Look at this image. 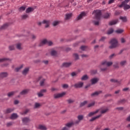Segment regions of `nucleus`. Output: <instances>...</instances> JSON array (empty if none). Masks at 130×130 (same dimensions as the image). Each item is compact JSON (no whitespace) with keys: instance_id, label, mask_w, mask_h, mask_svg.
Wrapping results in <instances>:
<instances>
[{"instance_id":"obj_39","label":"nucleus","mask_w":130,"mask_h":130,"mask_svg":"<svg viewBox=\"0 0 130 130\" xmlns=\"http://www.w3.org/2000/svg\"><path fill=\"white\" fill-rule=\"evenodd\" d=\"M115 0H110L108 2L109 5H111V4H113Z\"/></svg>"},{"instance_id":"obj_16","label":"nucleus","mask_w":130,"mask_h":130,"mask_svg":"<svg viewBox=\"0 0 130 130\" xmlns=\"http://www.w3.org/2000/svg\"><path fill=\"white\" fill-rule=\"evenodd\" d=\"M38 128L39 129H41V130H46V127L42 125H40L38 127Z\"/></svg>"},{"instance_id":"obj_18","label":"nucleus","mask_w":130,"mask_h":130,"mask_svg":"<svg viewBox=\"0 0 130 130\" xmlns=\"http://www.w3.org/2000/svg\"><path fill=\"white\" fill-rule=\"evenodd\" d=\"M99 111H100V110H98L94 112H91L88 114V116H92L94 115V114H95V113H97V112H99Z\"/></svg>"},{"instance_id":"obj_40","label":"nucleus","mask_w":130,"mask_h":130,"mask_svg":"<svg viewBox=\"0 0 130 130\" xmlns=\"http://www.w3.org/2000/svg\"><path fill=\"white\" fill-rule=\"evenodd\" d=\"M9 49L10 50H14V49H15V47H14V46H10L9 47Z\"/></svg>"},{"instance_id":"obj_32","label":"nucleus","mask_w":130,"mask_h":130,"mask_svg":"<svg viewBox=\"0 0 130 130\" xmlns=\"http://www.w3.org/2000/svg\"><path fill=\"white\" fill-rule=\"evenodd\" d=\"M99 117H100V116H98L96 117H94L92 118L91 119H90V121H93L95 120L96 118H99Z\"/></svg>"},{"instance_id":"obj_3","label":"nucleus","mask_w":130,"mask_h":130,"mask_svg":"<svg viewBox=\"0 0 130 130\" xmlns=\"http://www.w3.org/2000/svg\"><path fill=\"white\" fill-rule=\"evenodd\" d=\"M44 44H47L49 46L52 45V42L48 41L46 40H43L39 45V46H42V45H44Z\"/></svg>"},{"instance_id":"obj_48","label":"nucleus","mask_w":130,"mask_h":130,"mask_svg":"<svg viewBox=\"0 0 130 130\" xmlns=\"http://www.w3.org/2000/svg\"><path fill=\"white\" fill-rule=\"evenodd\" d=\"M107 111V109L103 110L101 111V113H105Z\"/></svg>"},{"instance_id":"obj_25","label":"nucleus","mask_w":130,"mask_h":130,"mask_svg":"<svg viewBox=\"0 0 130 130\" xmlns=\"http://www.w3.org/2000/svg\"><path fill=\"white\" fill-rule=\"evenodd\" d=\"M26 10V7L22 6L19 8V12H23V11H25Z\"/></svg>"},{"instance_id":"obj_23","label":"nucleus","mask_w":130,"mask_h":130,"mask_svg":"<svg viewBox=\"0 0 130 130\" xmlns=\"http://www.w3.org/2000/svg\"><path fill=\"white\" fill-rule=\"evenodd\" d=\"M130 2V0H125L124 2H122V5H127L128 3Z\"/></svg>"},{"instance_id":"obj_43","label":"nucleus","mask_w":130,"mask_h":130,"mask_svg":"<svg viewBox=\"0 0 130 130\" xmlns=\"http://www.w3.org/2000/svg\"><path fill=\"white\" fill-rule=\"evenodd\" d=\"M17 49H21V44H18L17 45Z\"/></svg>"},{"instance_id":"obj_59","label":"nucleus","mask_w":130,"mask_h":130,"mask_svg":"<svg viewBox=\"0 0 130 130\" xmlns=\"http://www.w3.org/2000/svg\"><path fill=\"white\" fill-rule=\"evenodd\" d=\"M10 125H12V122H9L7 123V126H10Z\"/></svg>"},{"instance_id":"obj_58","label":"nucleus","mask_w":130,"mask_h":130,"mask_svg":"<svg viewBox=\"0 0 130 130\" xmlns=\"http://www.w3.org/2000/svg\"><path fill=\"white\" fill-rule=\"evenodd\" d=\"M18 103H19L18 101L16 100L14 101V104H18Z\"/></svg>"},{"instance_id":"obj_51","label":"nucleus","mask_w":130,"mask_h":130,"mask_svg":"<svg viewBox=\"0 0 130 130\" xmlns=\"http://www.w3.org/2000/svg\"><path fill=\"white\" fill-rule=\"evenodd\" d=\"M95 104V103H92L89 105H88V107H91V106H93Z\"/></svg>"},{"instance_id":"obj_15","label":"nucleus","mask_w":130,"mask_h":130,"mask_svg":"<svg viewBox=\"0 0 130 130\" xmlns=\"http://www.w3.org/2000/svg\"><path fill=\"white\" fill-rule=\"evenodd\" d=\"M43 92H46V90L44 89V90H41L40 92L38 93V96L39 97H42V96H43V94H42V93H43Z\"/></svg>"},{"instance_id":"obj_9","label":"nucleus","mask_w":130,"mask_h":130,"mask_svg":"<svg viewBox=\"0 0 130 130\" xmlns=\"http://www.w3.org/2000/svg\"><path fill=\"white\" fill-rule=\"evenodd\" d=\"M117 22H118V20H113L109 22V25L110 26H112V25H115V24H116V23H117Z\"/></svg>"},{"instance_id":"obj_53","label":"nucleus","mask_w":130,"mask_h":130,"mask_svg":"<svg viewBox=\"0 0 130 130\" xmlns=\"http://www.w3.org/2000/svg\"><path fill=\"white\" fill-rule=\"evenodd\" d=\"M63 88H68L69 87V86L67 84H64L62 85Z\"/></svg>"},{"instance_id":"obj_30","label":"nucleus","mask_w":130,"mask_h":130,"mask_svg":"<svg viewBox=\"0 0 130 130\" xmlns=\"http://www.w3.org/2000/svg\"><path fill=\"white\" fill-rule=\"evenodd\" d=\"M87 79H88V76L87 75H84L82 77V78H81V80H87Z\"/></svg>"},{"instance_id":"obj_29","label":"nucleus","mask_w":130,"mask_h":130,"mask_svg":"<svg viewBox=\"0 0 130 130\" xmlns=\"http://www.w3.org/2000/svg\"><path fill=\"white\" fill-rule=\"evenodd\" d=\"M100 93V91H96L94 93L91 94V96H96Z\"/></svg>"},{"instance_id":"obj_64","label":"nucleus","mask_w":130,"mask_h":130,"mask_svg":"<svg viewBox=\"0 0 130 130\" xmlns=\"http://www.w3.org/2000/svg\"><path fill=\"white\" fill-rule=\"evenodd\" d=\"M44 63H45L46 64H47V63H48V61H44Z\"/></svg>"},{"instance_id":"obj_31","label":"nucleus","mask_w":130,"mask_h":130,"mask_svg":"<svg viewBox=\"0 0 130 130\" xmlns=\"http://www.w3.org/2000/svg\"><path fill=\"white\" fill-rule=\"evenodd\" d=\"M1 76L3 78L5 77H7V76H8V73H3L1 74Z\"/></svg>"},{"instance_id":"obj_20","label":"nucleus","mask_w":130,"mask_h":130,"mask_svg":"<svg viewBox=\"0 0 130 130\" xmlns=\"http://www.w3.org/2000/svg\"><path fill=\"white\" fill-rule=\"evenodd\" d=\"M28 72H29V68H26L23 71L22 74H23V75H26L27 74V73H28Z\"/></svg>"},{"instance_id":"obj_4","label":"nucleus","mask_w":130,"mask_h":130,"mask_svg":"<svg viewBox=\"0 0 130 130\" xmlns=\"http://www.w3.org/2000/svg\"><path fill=\"white\" fill-rule=\"evenodd\" d=\"M118 7L119 8H122V7H123L124 10L125 11L130 9V6L129 5H127V4H124L123 5H122V4H121L120 5H118Z\"/></svg>"},{"instance_id":"obj_26","label":"nucleus","mask_w":130,"mask_h":130,"mask_svg":"<svg viewBox=\"0 0 130 130\" xmlns=\"http://www.w3.org/2000/svg\"><path fill=\"white\" fill-rule=\"evenodd\" d=\"M74 125V123L73 122H71V123H68L66 124V126H67L68 127H71V126H72V125Z\"/></svg>"},{"instance_id":"obj_27","label":"nucleus","mask_w":130,"mask_h":130,"mask_svg":"<svg viewBox=\"0 0 130 130\" xmlns=\"http://www.w3.org/2000/svg\"><path fill=\"white\" fill-rule=\"evenodd\" d=\"M109 17H110V14L109 13H107L104 16L105 19H107V18H109Z\"/></svg>"},{"instance_id":"obj_44","label":"nucleus","mask_w":130,"mask_h":130,"mask_svg":"<svg viewBox=\"0 0 130 130\" xmlns=\"http://www.w3.org/2000/svg\"><path fill=\"white\" fill-rule=\"evenodd\" d=\"M22 68H23V66H21L20 67V68H16V69H15L16 72H19V70H21V69H22Z\"/></svg>"},{"instance_id":"obj_52","label":"nucleus","mask_w":130,"mask_h":130,"mask_svg":"<svg viewBox=\"0 0 130 130\" xmlns=\"http://www.w3.org/2000/svg\"><path fill=\"white\" fill-rule=\"evenodd\" d=\"M121 42L122 43H124V42H125V40H124V39H123V38H121Z\"/></svg>"},{"instance_id":"obj_5","label":"nucleus","mask_w":130,"mask_h":130,"mask_svg":"<svg viewBox=\"0 0 130 130\" xmlns=\"http://www.w3.org/2000/svg\"><path fill=\"white\" fill-rule=\"evenodd\" d=\"M64 95H66V92L56 94L54 95V98H60V97H62V96H64Z\"/></svg>"},{"instance_id":"obj_38","label":"nucleus","mask_w":130,"mask_h":130,"mask_svg":"<svg viewBox=\"0 0 130 130\" xmlns=\"http://www.w3.org/2000/svg\"><path fill=\"white\" fill-rule=\"evenodd\" d=\"M14 95V92H9L8 94V97H11V96Z\"/></svg>"},{"instance_id":"obj_35","label":"nucleus","mask_w":130,"mask_h":130,"mask_svg":"<svg viewBox=\"0 0 130 130\" xmlns=\"http://www.w3.org/2000/svg\"><path fill=\"white\" fill-rule=\"evenodd\" d=\"M87 104V101H84L83 103H81L80 107L84 106V105H86Z\"/></svg>"},{"instance_id":"obj_10","label":"nucleus","mask_w":130,"mask_h":130,"mask_svg":"<svg viewBox=\"0 0 130 130\" xmlns=\"http://www.w3.org/2000/svg\"><path fill=\"white\" fill-rule=\"evenodd\" d=\"M43 24H46L45 27L47 28L49 26V21L43 20Z\"/></svg>"},{"instance_id":"obj_19","label":"nucleus","mask_w":130,"mask_h":130,"mask_svg":"<svg viewBox=\"0 0 130 130\" xmlns=\"http://www.w3.org/2000/svg\"><path fill=\"white\" fill-rule=\"evenodd\" d=\"M115 32L117 34H120L122 33V32H123V29H118L117 30H116Z\"/></svg>"},{"instance_id":"obj_37","label":"nucleus","mask_w":130,"mask_h":130,"mask_svg":"<svg viewBox=\"0 0 130 130\" xmlns=\"http://www.w3.org/2000/svg\"><path fill=\"white\" fill-rule=\"evenodd\" d=\"M83 116L82 115H79L78 116V118L79 120H82L83 119Z\"/></svg>"},{"instance_id":"obj_14","label":"nucleus","mask_w":130,"mask_h":130,"mask_svg":"<svg viewBox=\"0 0 130 130\" xmlns=\"http://www.w3.org/2000/svg\"><path fill=\"white\" fill-rule=\"evenodd\" d=\"M99 81V79H98V78H93L92 79H91V82L92 83V84H96V83Z\"/></svg>"},{"instance_id":"obj_13","label":"nucleus","mask_w":130,"mask_h":130,"mask_svg":"<svg viewBox=\"0 0 130 130\" xmlns=\"http://www.w3.org/2000/svg\"><path fill=\"white\" fill-rule=\"evenodd\" d=\"M34 11V8L29 7L26 10V13H30V12H33Z\"/></svg>"},{"instance_id":"obj_54","label":"nucleus","mask_w":130,"mask_h":130,"mask_svg":"<svg viewBox=\"0 0 130 130\" xmlns=\"http://www.w3.org/2000/svg\"><path fill=\"white\" fill-rule=\"evenodd\" d=\"M44 84V80H43V81H42L41 82L40 85H41V86H43Z\"/></svg>"},{"instance_id":"obj_45","label":"nucleus","mask_w":130,"mask_h":130,"mask_svg":"<svg viewBox=\"0 0 130 130\" xmlns=\"http://www.w3.org/2000/svg\"><path fill=\"white\" fill-rule=\"evenodd\" d=\"M76 59H78L79 58V55H78L77 54H74Z\"/></svg>"},{"instance_id":"obj_61","label":"nucleus","mask_w":130,"mask_h":130,"mask_svg":"<svg viewBox=\"0 0 130 130\" xmlns=\"http://www.w3.org/2000/svg\"><path fill=\"white\" fill-rule=\"evenodd\" d=\"M128 90V88H125L123 89V91H127Z\"/></svg>"},{"instance_id":"obj_63","label":"nucleus","mask_w":130,"mask_h":130,"mask_svg":"<svg viewBox=\"0 0 130 130\" xmlns=\"http://www.w3.org/2000/svg\"><path fill=\"white\" fill-rule=\"evenodd\" d=\"M104 39H105V37L102 38V39H101V41H103V40H104Z\"/></svg>"},{"instance_id":"obj_46","label":"nucleus","mask_w":130,"mask_h":130,"mask_svg":"<svg viewBox=\"0 0 130 130\" xmlns=\"http://www.w3.org/2000/svg\"><path fill=\"white\" fill-rule=\"evenodd\" d=\"M126 63V62L125 61H123L121 62L120 64L121 66H124V64H125Z\"/></svg>"},{"instance_id":"obj_6","label":"nucleus","mask_w":130,"mask_h":130,"mask_svg":"<svg viewBox=\"0 0 130 130\" xmlns=\"http://www.w3.org/2000/svg\"><path fill=\"white\" fill-rule=\"evenodd\" d=\"M86 16L85 12H82L80 15L77 17V20H81L83 18V17H85Z\"/></svg>"},{"instance_id":"obj_22","label":"nucleus","mask_w":130,"mask_h":130,"mask_svg":"<svg viewBox=\"0 0 130 130\" xmlns=\"http://www.w3.org/2000/svg\"><path fill=\"white\" fill-rule=\"evenodd\" d=\"M120 20H122V22H126V21H127V19L125 17H120Z\"/></svg>"},{"instance_id":"obj_55","label":"nucleus","mask_w":130,"mask_h":130,"mask_svg":"<svg viewBox=\"0 0 130 130\" xmlns=\"http://www.w3.org/2000/svg\"><path fill=\"white\" fill-rule=\"evenodd\" d=\"M76 75H77V74L75 72H73L71 74V76H72V77H74V76H76Z\"/></svg>"},{"instance_id":"obj_1","label":"nucleus","mask_w":130,"mask_h":130,"mask_svg":"<svg viewBox=\"0 0 130 130\" xmlns=\"http://www.w3.org/2000/svg\"><path fill=\"white\" fill-rule=\"evenodd\" d=\"M93 15H94L95 19L99 20L101 17V10H94L93 13Z\"/></svg>"},{"instance_id":"obj_28","label":"nucleus","mask_w":130,"mask_h":130,"mask_svg":"<svg viewBox=\"0 0 130 130\" xmlns=\"http://www.w3.org/2000/svg\"><path fill=\"white\" fill-rule=\"evenodd\" d=\"M113 28L110 29L107 32V34H112V33H113Z\"/></svg>"},{"instance_id":"obj_41","label":"nucleus","mask_w":130,"mask_h":130,"mask_svg":"<svg viewBox=\"0 0 130 130\" xmlns=\"http://www.w3.org/2000/svg\"><path fill=\"white\" fill-rule=\"evenodd\" d=\"M51 54V55H55L56 54V51H52Z\"/></svg>"},{"instance_id":"obj_24","label":"nucleus","mask_w":130,"mask_h":130,"mask_svg":"<svg viewBox=\"0 0 130 130\" xmlns=\"http://www.w3.org/2000/svg\"><path fill=\"white\" fill-rule=\"evenodd\" d=\"M22 121H23V123H25V122H28L29 121V118H24L22 119Z\"/></svg>"},{"instance_id":"obj_21","label":"nucleus","mask_w":130,"mask_h":130,"mask_svg":"<svg viewBox=\"0 0 130 130\" xmlns=\"http://www.w3.org/2000/svg\"><path fill=\"white\" fill-rule=\"evenodd\" d=\"M28 93V89L23 90L21 93V95H25Z\"/></svg>"},{"instance_id":"obj_49","label":"nucleus","mask_w":130,"mask_h":130,"mask_svg":"<svg viewBox=\"0 0 130 130\" xmlns=\"http://www.w3.org/2000/svg\"><path fill=\"white\" fill-rule=\"evenodd\" d=\"M7 26H8V24H4L2 27V29H5L6 27H7Z\"/></svg>"},{"instance_id":"obj_47","label":"nucleus","mask_w":130,"mask_h":130,"mask_svg":"<svg viewBox=\"0 0 130 130\" xmlns=\"http://www.w3.org/2000/svg\"><path fill=\"white\" fill-rule=\"evenodd\" d=\"M22 19H26V18H28V15H24L22 17Z\"/></svg>"},{"instance_id":"obj_33","label":"nucleus","mask_w":130,"mask_h":130,"mask_svg":"<svg viewBox=\"0 0 130 130\" xmlns=\"http://www.w3.org/2000/svg\"><path fill=\"white\" fill-rule=\"evenodd\" d=\"M59 24V21H54L53 23V26H56L57 25H58Z\"/></svg>"},{"instance_id":"obj_50","label":"nucleus","mask_w":130,"mask_h":130,"mask_svg":"<svg viewBox=\"0 0 130 130\" xmlns=\"http://www.w3.org/2000/svg\"><path fill=\"white\" fill-rule=\"evenodd\" d=\"M111 82H112V83H116L117 82V80L114 79H111Z\"/></svg>"},{"instance_id":"obj_7","label":"nucleus","mask_w":130,"mask_h":130,"mask_svg":"<svg viewBox=\"0 0 130 130\" xmlns=\"http://www.w3.org/2000/svg\"><path fill=\"white\" fill-rule=\"evenodd\" d=\"M102 64H103V66H107V67H110V66H111L112 64V62H107L106 61H105L104 62H102Z\"/></svg>"},{"instance_id":"obj_62","label":"nucleus","mask_w":130,"mask_h":130,"mask_svg":"<svg viewBox=\"0 0 130 130\" xmlns=\"http://www.w3.org/2000/svg\"><path fill=\"white\" fill-rule=\"evenodd\" d=\"M113 56H114V54H112V55L110 56V58H112V57H113Z\"/></svg>"},{"instance_id":"obj_34","label":"nucleus","mask_w":130,"mask_h":130,"mask_svg":"<svg viewBox=\"0 0 130 130\" xmlns=\"http://www.w3.org/2000/svg\"><path fill=\"white\" fill-rule=\"evenodd\" d=\"M13 110H14V109H8L6 111V113H10V112H12V111H13Z\"/></svg>"},{"instance_id":"obj_56","label":"nucleus","mask_w":130,"mask_h":130,"mask_svg":"<svg viewBox=\"0 0 130 130\" xmlns=\"http://www.w3.org/2000/svg\"><path fill=\"white\" fill-rule=\"evenodd\" d=\"M94 25H99V21H94Z\"/></svg>"},{"instance_id":"obj_57","label":"nucleus","mask_w":130,"mask_h":130,"mask_svg":"<svg viewBox=\"0 0 130 130\" xmlns=\"http://www.w3.org/2000/svg\"><path fill=\"white\" fill-rule=\"evenodd\" d=\"M68 102L69 103H72V102H74V101L72 100H69Z\"/></svg>"},{"instance_id":"obj_8","label":"nucleus","mask_w":130,"mask_h":130,"mask_svg":"<svg viewBox=\"0 0 130 130\" xmlns=\"http://www.w3.org/2000/svg\"><path fill=\"white\" fill-rule=\"evenodd\" d=\"M83 82H80L78 84H76L74 85V87L75 88H81V87H83Z\"/></svg>"},{"instance_id":"obj_2","label":"nucleus","mask_w":130,"mask_h":130,"mask_svg":"<svg viewBox=\"0 0 130 130\" xmlns=\"http://www.w3.org/2000/svg\"><path fill=\"white\" fill-rule=\"evenodd\" d=\"M111 44V46H110V48H114L118 45L117 43V41L114 39H112L110 42Z\"/></svg>"},{"instance_id":"obj_17","label":"nucleus","mask_w":130,"mask_h":130,"mask_svg":"<svg viewBox=\"0 0 130 130\" xmlns=\"http://www.w3.org/2000/svg\"><path fill=\"white\" fill-rule=\"evenodd\" d=\"M71 64V63L65 62L63 63L62 67H63L64 68H68V67H70Z\"/></svg>"},{"instance_id":"obj_12","label":"nucleus","mask_w":130,"mask_h":130,"mask_svg":"<svg viewBox=\"0 0 130 130\" xmlns=\"http://www.w3.org/2000/svg\"><path fill=\"white\" fill-rule=\"evenodd\" d=\"M18 117V115L17 114H12L11 116L10 117L11 119H15V118H17Z\"/></svg>"},{"instance_id":"obj_60","label":"nucleus","mask_w":130,"mask_h":130,"mask_svg":"<svg viewBox=\"0 0 130 130\" xmlns=\"http://www.w3.org/2000/svg\"><path fill=\"white\" fill-rule=\"evenodd\" d=\"M4 60H6V59L5 58L0 59V62L2 61H4Z\"/></svg>"},{"instance_id":"obj_42","label":"nucleus","mask_w":130,"mask_h":130,"mask_svg":"<svg viewBox=\"0 0 130 130\" xmlns=\"http://www.w3.org/2000/svg\"><path fill=\"white\" fill-rule=\"evenodd\" d=\"M80 48H81V50H86V47L85 46H82Z\"/></svg>"},{"instance_id":"obj_11","label":"nucleus","mask_w":130,"mask_h":130,"mask_svg":"<svg viewBox=\"0 0 130 130\" xmlns=\"http://www.w3.org/2000/svg\"><path fill=\"white\" fill-rule=\"evenodd\" d=\"M72 16H73V14L72 13L67 14L66 15V20H69L70 18H72Z\"/></svg>"},{"instance_id":"obj_36","label":"nucleus","mask_w":130,"mask_h":130,"mask_svg":"<svg viewBox=\"0 0 130 130\" xmlns=\"http://www.w3.org/2000/svg\"><path fill=\"white\" fill-rule=\"evenodd\" d=\"M40 104L39 103H36L35 105V108H38V107H40Z\"/></svg>"}]
</instances>
